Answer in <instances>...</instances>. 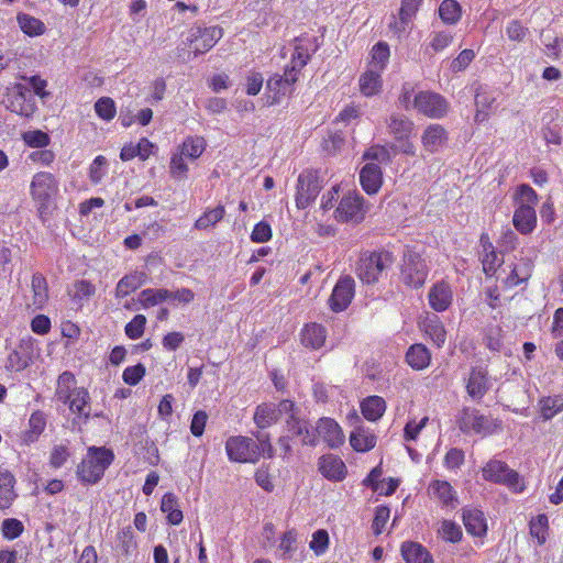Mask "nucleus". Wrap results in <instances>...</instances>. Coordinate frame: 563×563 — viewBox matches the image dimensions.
Returning a JSON list of instances; mask_svg holds the SVG:
<instances>
[{
  "label": "nucleus",
  "instance_id": "nucleus-1",
  "mask_svg": "<svg viewBox=\"0 0 563 563\" xmlns=\"http://www.w3.org/2000/svg\"><path fill=\"white\" fill-rule=\"evenodd\" d=\"M114 454L106 448L90 446L87 456L77 466V476L85 484L98 483L112 464Z\"/></svg>",
  "mask_w": 563,
  "mask_h": 563
},
{
  "label": "nucleus",
  "instance_id": "nucleus-2",
  "mask_svg": "<svg viewBox=\"0 0 563 563\" xmlns=\"http://www.w3.org/2000/svg\"><path fill=\"white\" fill-rule=\"evenodd\" d=\"M393 264V255L387 251L362 254L357 262L356 274L365 284L378 282L382 273Z\"/></svg>",
  "mask_w": 563,
  "mask_h": 563
},
{
  "label": "nucleus",
  "instance_id": "nucleus-3",
  "mask_svg": "<svg viewBox=\"0 0 563 563\" xmlns=\"http://www.w3.org/2000/svg\"><path fill=\"white\" fill-rule=\"evenodd\" d=\"M428 272L427 264L419 253L409 249L405 251L400 268V280L404 285L412 289L422 287Z\"/></svg>",
  "mask_w": 563,
  "mask_h": 563
},
{
  "label": "nucleus",
  "instance_id": "nucleus-4",
  "mask_svg": "<svg viewBox=\"0 0 563 563\" xmlns=\"http://www.w3.org/2000/svg\"><path fill=\"white\" fill-rule=\"evenodd\" d=\"M459 426L464 433L473 431L477 434L487 435L495 433L500 428V421L482 415L476 409L464 408L459 418Z\"/></svg>",
  "mask_w": 563,
  "mask_h": 563
},
{
  "label": "nucleus",
  "instance_id": "nucleus-5",
  "mask_svg": "<svg viewBox=\"0 0 563 563\" xmlns=\"http://www.w3.org/2000/svg\"><path fill=\"white\" fill-rule=\"evenodd\" d=\"M225 451L230 461L239 463H256L262 456L260 445L251 438L242 435L230 437Z\"/></svg>",
  "mask_w": 563,
  "mask_h": 563
},
{
  "label": "nucleus",
  "instance_id": "nucleus-6",
  "mask_svg": "<svg viewBox=\"0 0 563 563\" xmlns=\"http://www.w3.org/2000/svg\"><path fill=\"white\" fill-rule=\"evenodd\" d=\"M296 206L298 209L307 208L322 189V180L317 172L305 170L297 180Z\"/></svg>",
  "mask_w": 563,
  "mask_h": 563
},
{
  "label": "nucleus",
  "instance_id": "nucleus-7",
  "mask_svg": "<svg viewBox=\"0 0 563 563\" xmlns=\"http://www.w3.org/2000/svg\"><path fill=\"white\" fill-rule=\"evenodd\" d=\"M412 107L420 113L432 119L443 118L449 110L444 97L433 91H420L415 96Z\"/></svg>",
  "mask_w": 563,
  "mask_h": 563
},
{
  "label": "nucleus",
  "instance_id": "nucleus-8",
  "mask_svg": "<svg viewBox=\"0 0 563 563\" xmlns=\"http://www.w3.org/2000/svg\"><path fill=\"white\" fill-rule=\"evenodd\" d=\"M7 108L22 117H31L36 110L35 98L30 89L24 84H15L9 92L7 100Z\"/></svg>",
  "mask_w": 563,
  "mask_h": 563
},
{
  "label": "nucleus",
  "instance_id": "nucleus-9",
  "mask_svg": "<svg viewBox=\"0 0 563 563\" xmlns=\"http://www.w3.org/2000/svg\"><path fill=\"white\" fill-rule=\"evenodd\" d=\"M482 475L485 481L506 485L514 489L519 485V474L503 461H488L482 468Z\"/></svg>",
  "mask_w": 563,
  "mask_h": 563
},
{
  "label": "nucleus",
  "instance_id": "nucleus-10",
  "mask_svg": "<svg viewBox=\"0 0 563 563\" xmlns=\"http://www.w3.org/2000/svg\"><path fill=\"white\" fill-rule=\"evenodd\" d=\"M223 31L220 26H192L189 30L188 42L194 48L195 55L205 54L210 51L222 37Z\"/></svg>",
  "mask_w": 563,
  "mask_h": 563
},
{
  "label": "nucleus",
  "instance_id": "nucleus-11",
  "mask_svg": "<svg viewBox=\"0 0 563 563\" xmlns=\"http://www.w3.org/2000/svg\"><path fill=\"white\" fill-rule=\"evenodd\" d=\"M35 340L32 336L22 338L19 345L13 350L5 363L8 371L22 372L32 362Z\"/></svg>",
  "mask_w": 563,
  "mask_h": 563
},
{
  "label": "nucleus",
  "instance_id": "nucleus-12",
  "mask_svg": "<svg viewBox=\"0 0 563 563\" xmlns=\"http://www.w3.org/2000/svg\"><path fill=\"white\" fill-rule=\"evenodd\" d=\"M355 292V282L351 276L341 277L329 298L330 308L334 312L345 310L351 303Z\"/></svg>",
  "mask_w": 563,
  "mask_h": 563
},
{
  "label": "nucleus",
  "instance_id": "nucleus-13",
  "mask_svg": "<svg viewBox=\"0 0 563 563\" xmlns=\"http://www.w3.org/2000/svg\"><path fill=\"white\" fill-rule=\"evenodd\" d=\"M30 189L32 198L45 205L57 190V181L51 173L40 172L33 176Z\"/></svg>",
  "mask_w": 563,
  "mask_h": 563
},
{
  "label": "nucleus",
  "instance_id": "nucleus-14",
  "mask_svg": "<svg viewBox=\"0 0 563 563\" xmlns=\"http://www.w3.org/2000/svg\"><path fill=\"white\" fill-rule=\"evenodd\" d=\"M298 71L287 66L284 75H274L267 80V89L273 92L272 103L280 101V97L289 95L292 91V85L297 81Z\"/></svg>",
  "mask_w": 563,
  "mask_h": 563
},
{
  "label": "nucleus",
  "instance_id": "nucleus-15",
  "mask_svg": "<svg viewBox=\"0 0 563 563\" xmlns=\"http://www.w3.org/2000/svg\"><path fill=\"white\" fill-rule=\"evenodd\" d=\"M295 49L291 56L290 66L300 71L310 60L311 54L319 48L317 37L300 36L295 38Z\"/></svg>",
  "mask_w": 563,
  "mask_h": 563
},
{
  "label": "nucleus",
  "instance_id": "nucleus-16",
  "mask_svg": "<svg viewBox=\"0 0 563 563\" xmlns=\"http://www.w3.org/2000/svg\"><path fill=\"white\" fill-rule=\"evenodd\" d=\"M363 201L358 195L344 196L336 208V219L342 222H360L364 218Z\"/></svg>",
  "mask_w": 563,
  "mask_h": 563
},
{
  "label": "nucleus",
  "instance_id": "nucleus-17",
  "mask_svg": "<svg viewBox=\"0 0 563 563\" xmlns=\"http://www.w3.org/2000/svg\"><path fill=\"white\" fill-rule=\"evenodd\" d=\"M114 555L120 559H129L137 552V542L135 533L131 526L120 529L112 542Z\"/></svg>",
  "mask_w": 563,
  "mask_h": 563
},
{
  "label": "nucleus",
  "instance_id": "nucleus-18",
  "mask_svg": "<svg viewBox=\"0 0 563 563\" xmlns=\"http://www.w3.org/2000/svg\"><path fill=\"white\" fill-rule=\"evenodd\" d=\"M489 390L488 372L482 367H473L466 384V391L468 396L476 401H479Z\"/></svg>",
  "mask_w": 563,
  "mask_h": 563
},
{
  "label": "nucleus",
  "instance_id": "nucleus-19",
  "mask_svg": "<svg viewBox=\"0 0 563 563\" xmlns=\"http://www.w3.org/2000/svg\"><path fill=\"white\" fill-rule=\"evenodd\" d=\"M314 432L332 449H336L344 443V434L341 427L331 418H321L317 423Z\"/></svg>",
  "mask_w": 563,
  "mask_h": 563
},
{
  "label": "nucleus",
  "instance_id": "nucleus-20",
  "mask_svg": "<svg viewBox=\"0 0 563 563\" xmlns=\"http://www.w3.org/2000/svg\"><path fill=\"white\" fill-rule=\"evenodd\" d=\"M512 223L515 229L523 234H530L537 227V213L534 208L527 206H517L514 217Z\"/></svg>",
  "mask_w": 563,
  "mask_h": 563
},
{
  "label": "nucleus",
  "instance_id": "nucleus-21",
  "mask_svg": "<svg viewBox=\"0 0 563 563\" xmlns=\"http://www.w3.org/2000/svg\"><path fill=\"white\" fill-rule=\"evenodd\" d=\"M319 471L331 481H342L346 474L344 462L335 455L327 454L319 459Z\"/></svg>",
  "mask_w": 563,
  "mask_h": 563
},
{
  "label": "nucleus",
  "instance_id": "nucleus-22",
  "mask_svg": "<svg viewBox=\"0 0 563 563\" xmlns=\"http://www.w3.org/2000/svg\"><path fill=\"white\" fill-rule=\"evenodd\" d=\"M400 553L406 563H434L432 554L419 542H402Z\"/></svg>",
  "mask_w": 563,
  "mask_h": 563
},
{
  "label": "nucleus",
  "instance_id": "nucleus-23",
  "mask_svg": "<svg viewBox=\"0 0 563 563\" xmlns=\"http://www.w3.org/2000/svg\"><path fill=\"white\" fill-rule=\"evenodd\" d=\"M362 188L368 194H376L383 184V173L375 163H367L360 172Z\"/></svg>",
  "mask_w": 563,
  "mask_h": 563
},
{
  "label": "nucleus",
  "instance_id": "nucleus-24",
  "mask_svg": "<svg viewBox=\"0 0 563 563\" xmlns=\"http://www.w3.org/2000/svg\"><path fill=\"white\" fill-rule=\"evenodd\" d=\"M448 140L445 129L440 124H430L423 131L421 142L424 150L429 153L438 152Z\"/></svg>",
  "mask_w": 563,
  "mask_h": 563
},
{
  "label": "nucleus",
  "instance_id": "nucleus-25",
  "mask_svg": "<svg viewBox=\"0 0 563 563\" xmlns=\"http://www.w3.org/2000/svg\"><path fill=\"white\" fill-rule=\"evenodd\" d=\"M428 299L433 310L445 311L452 303V290L446 283H437L431 287Z\"/></svg>",
  "mask_w": 563,
  "mask_h": 563
},
{
  "label": "nucleus",
  "instance_id": "nucleus-26",
  "mask_svg": "<svg viewBox=\"0 0 563 563\" xmlns=\"http://www.w3.org/2000/svg\"><path fill=\"white\" fill-rule=\"evenodd\" d=\"M463 522L466 531L474 537H483L487 531L484 512L476 508L463 510Z\"/></svg>",
  "mask_w": 563,
  "mask_h": 563
},
{
  "label": "nucleus",
  "instance_id": "nucleus-27",
  "mask_svg": "<svg viewBox=\"0 0 563 563\" xmlns=\"http://www.w3.org/2000/svg\"><path fill=\"white\" fill-rule=\"evenodd\" d=\"M14 485L13 474L9 470L0 467V509L10 508L18 497Z\"/></svg>",
  "mask_w": 563,
  "mask_h": 563
},
{
  "label": "nucleus",
  "instance_id": "nucleus-28",
  "mask_svg": "<svg viewBox=\"0 0 563 563\" xmlns=\"http://www.w3.org/2000/svg\"><path fill=\"white\" fill-rule=\"evenodd\" d=\"M325 329L318 323L307 324L301 331V342L306 347L318 350L325 341Z\"/></svg>",
  "mask_w": 563,
  "mask_h": 563
},
{
  "label": "nucleus",
  "instance_id": "nucleus-29",
  "mask_svg": "<svg viewBox=\"0 0 563 563\" xmlns=\"http://www.w3.org/2000/svg\"><path fill=\"white\" fill-rule=\"evenodd\" d=\"M389 132L396 140L401 141L409 137L413 130V122L404 114L394 113L387 121Z\"/></svg>",
  "mask_w": 563,
  "mask_h": 563
},
{
  "label": "nucleus",
  "instance_id": "nucleus-30",
  "mask_svg": "<svg viewBox=\"0 0 563 563\" xmlns=\"http://www.w3.org/2000/svg\"><path fill=\"white\" fill-rule=\"evenodd\" d=\"M46 427V416L43 411H34L29 419V429L23 432L22 441L24 444H31L37 441Z\"/></svg>",
  "mask_w": 563,
  "mask_h": 563
},
{
  "label": "nucleus",
  "instance_id": "nucleus-31",
  "mask_svg": "<svg viewBox=\"0 0 563 563\" xmlns=\"http://www.w3.org/2000/svg\"><path fill=\"white\" fill-rule=\"evenodd\" d=\"M90 396L87 389L79 387L75 390V394L68 400L70 411L76 413L78 418H82L85 421L90 417L89 407Z\"/></svg>",
  "mask_w": 563,
  "mask_h": 563
},
{
  "label": "nucleus",
  "instance_id": "nucleus-32",
  "mask_svg": "<svg viewBox=\"0 0 563 563\" xmlns=\"http://www.w3.org/2000/svg\"><path fill=\"white\" fill-rule=\"evenodd\" d=\"M145 282V275L143 273L135 272L123 276L115 287V297L124 298L130 294L139 289Z\"/></svg>",
  "mask_w": 563,
  "mask_h": 563
},
{
  "label": "nucleus",
  "instance_id": "nucleus-33",
  "mask_svg": "<svg viewBox=\"0 0 563 563\" xmlns=\"http://www.w3.org/2000/svg\"><path fill=\"white\" fill-rule=\"evenodd\" d=\"M77 388L75 375L66 371L58 376L55 396L66 405Z\"/></svg>",
  "mask_w": 563,
  "mask_h": 563
},
{
  "label": "nucleus",
  "instance_id": "nucleus-34",
  "mask_svg": "<svg viewBox=\"0 0 563 563\" xmlns=\"http://www.w3.org/2000/svg\"><path fill=\"white\" fill-rule=\"evenodd\" d=\"M287 426L294 434L302 437V444L311 446L317 445L318 437L314 430L308 427L306 421H300L295 415H291L287 420Z\"/></svg>",
  "mask_w": 563,
  "mask_h": 563
},
{
  "label": "nucleus",
  "instance_id": "nucleus-35",
  "mask_svg": "<svg viewBox=\"0 0 563 563\" xmlns=\"http://www.w3.org/2000/svg\"><path fill=\"white\" fill-rule=\"evenodd\" d=\"M361 410L368 421H377L386 410V402L379 396H368L361 402Z\"/></svg>",
  "mask_w": 563,
  "mask_h": 563
},
{
  "label": "nucleus",
  "instance_id": "nucleus-36",
  "mask_svg": "<svg viewBox=\"0 0 563 563\" xmlns=\"http://www.w3.org/2000/svg\"><path fill=\"white\" fill-rule=\"evenodd\" d=\"M382 88L380 71L376 69H368L360 77L361 92L366 97L377 95Z\"/></svg>",
  "mask_w": 563,
  "mask_h": 563
},
{
  "label": "nucleus",
  "instance_id": "nucleus-37",
  "mask_svg": "<svg viewBox=\"0 0 563 563\" xmlns=\"http://www.w3.org/2000/svg\"><path fill=\"white\" fill-rule=\"evenodd\" d=\"M423 328L426 334L438 347L444 344L446 332L438 316L432 314L431 317H428L423 323Z\"/></svg>",
  "mask_w": 563,
  "mask_h": 563
},
{
  "label": "nucleus",
  "instance_id": "nucleus-38",
  "mask_svg": "<svg viewBox=\"0 0 563 563\" xmlns=\"http://www.w3.org/2000/svg\"><path fill=\"white\" fill-rule=\"evenodd\" d=\"M540 415L543 420H550L563 411V394L542 397L539 400Z\"/></svg>",
  "mask_w": 563,
  "mask_h": 563
},
{
  "label": "nucleus",
  "instance_id": "nucleus-39",
  "mask_svg": "<svg viewBox=\"0 0 563 563\" xmlns=\"http://www.w3.org/2000/svg\"><path fill=\"white\" fill-rule=\"evenodd\" d=\"M254 422L260 429H265L277 422V409L274 404L258 405L254 412Z\"/></svg>",
  "mask_w": 563,
  "mask_h": 563
},
{
  "label": "nucleus",
  "instance_id": "nucleus-40",
  "mask_svg": "<svg viewBox=\"0 0 563 563\" xmlns=\"http://www.w3.org/2000/svg\"><path fill=\"white\" fill-rule=\"evenodd\" d=\"M407 363L415 369H423L430 363V353L422 344H413L406 354Z\"/></svg>",
  "mask_w": 563,
  "mask_h": 563
},
{
  "label": "nucleus",
  "instance_id": "nucleus-41",
  "mask_svg": "<svg viewBox=\"0 0 563 563\" xmlns=\"http://www.w3.org/2000/svg\"><path fill=\"white\" fill-rule=\"evenodd\" d=\"M422 0H401L399 10V21L395 22L394 26L397 32H404L411 19L416 15Z\"/></svg>",
  "mask_w": 563,
  "mask_h": 563
},
{
  "label": "nucleus",
  "instance_id": "nucleus-42",
  "mask_svg": "<svg viewBox=\"0 0 563 563\" xmlns=\"http://www.w3.org/2000/svg\"><path fill=\"white\" fill-rule=\"evenodd\" d=\"M350 444L357 452H367L376 445V437L357 428L350 435Z\"/></svg>",
  "mask_w": 563,
  "mask_h": 563
},
{
  "label": "nucleus",
  "instance_id": "nucleus-43",
  "mask_svg": "<svg viewBox=\"0 0 563 563\" xmlns=\"http://www.w3.org/2000/svg\"><path fill=\"white\" fill-rule=\"evenodd\" d=\"M430 494L438 498L444 506H452L456 498L454 496L453 487L445 481H433L429 485Z\"/></svg>",
  "mask_w": 563,
  "mask_h": 563
},
{
  "label": "nucleus",
  "instance_id": "nucleus-44",
  "mask_svg": "<svg viewBox=\"0 0 563 563\" xmlns=\"http://www.w3.org/2000/svg\"><path fill=\"white\" fill-rule=\"evenodd\" d=\"M33 305L41 309L48 299V287L46 278L41 273L32 276Z\"/></svg>",
  "mask_w": 563,
  "mask_h": 563
},
{
  "label": "nucleus",
  "instance_id": "nucleus-45",
  "mask_svg": "<svg viewBox=\"0 0 563 563\" xmlns=\"http://www.w3.org/2000/svg\"><path fill=\"white\" fill-rule=\"evenodd\" d=\"M439 15L445 24H456L461 16V5L456 0H443L439 7Z\"/></svg>",
  "mask_w": 563,
  "mask_h": 563
},
{
  "label": "nucleus",
  "instance_id": "nucleus-46",
  "mask_svg": "<svg viewBox=\"0 0 563 563\" xmlns=\"http://www.w3.org/2000/svg\"><path fill=\"white\" fill-rule=\"evenodd\" d=\"M225 209L223 206H218L214 209L206 210L203 214L196 220L195 228L198 230H208L213 228L223 219Z\"/></svg>",
  "mask_w": 563,
  "mask_h": 563
},
{
  "label": "nucleus",
  "instance_id": "nucleus-47",
  "mask_svg": "<svg viewBox=\"0 0 563 563\" xmlns=\"http://www.w3.org/2000/svg\"><path fill=\"white\" fill-rule=\"evenodd\" d=\"M495 98L486 93L483 87L476 89L475 104L477 108L475 120L483 122L488 115V110L492 109Z\"/></svg>",
  "mask_w": 563,
  "mask_h": 563
},
{
  "label": "nucleus",
  "instance_id": "nucleus-48",
  "mask_svg": "<svg viewBox=\"0 0 563 563\" xmlns=\"http://www.w3.org/2000/svg\"><path fill=\"white\" fill-rule=\"evenodd\" d=\"M141 303L144 308L153 307L159 302L169 300L170 294L168 289L147 288L141 291Z\"/></svg>",
  "mask_w": 563,
  "mask_h": 563
},
{
  "label": "nucleus",
  "instance_id": "nucleus-49",
  "mask_svg": "<svg viewBox=\"0 0 563 563\" xmlns=\"http://www.w3.org/2000/svg\"><path fill=\"white\" fill-rule=\"evenodd\" d=\"M18 22L21 27V30L30 35H41L44 33L45 25L42 21H40L36 18H33L29 14L21 13L18 15Z\"/></svg>",
  "mask_w": 563,
  "mask_h": 563
},
{
  "label": "nucleus",
  "instance_id": "nucleus-50",
  "mask_svg": "<svg viewBox=\"0 0 563 563\" xmlns=\"http://www.w3.org/2000/svg\"><path fill=\"white\" fill-rule=\"evenodd\" d=\"M514 199L517 206L528 205V207L534 208L538 203V194L529 185L522 184L517 187Z\"/></svg>",
  "mask_w": 563,
  "mask_h": 563
},
{
  "label": "nucleus",
  "instance_id": "nucleus-51",
  "mask_svg": "<svg viewBox=\"0 0 563 563\" xmlns=\"http://www.w3.org/2000/svg\"><path fill=\"white\" fill-rule=\"evenodd\" d=\"M206 148V141L201 136H189L187 137L181 147V154L190 157L198 158Z\"/></svg>",
  "mask_w": 563,
  "mask_h": 563
},
{
  "label": "nucleus",
  "instance_id": "nucleus-52",
  "mask_svg": "<svg viewBox=\"0 0 563 563\" xmlns=\"http://www.w3.org/2000/svg\"><path fill=\"white\" fill-rule=\"evenodd\" d=\"M549 528L548 517L544 514L538 515L530 521V534L542 545L547 540V531Z\"/></svg>",
  "mask_w": 563,
  "mask_h": 563
},
{
  "label": "nucleus",
  "instance_id": "nucleus-53",
  "mask_svg": "<svg viewBox=\"0 0 563 563\" xmlns=\"http://www.w3.org/2000/svg\"><path fill=\"white\" fill-rule=\"evenodd\" d=\"M531 263L529 261L522 260L512 268L508 277L509 284L512 286H517L520 283L526 282L531 276Z\"/></svg>",
  "mask_w": 563,
  "mask_h": 563
},
{
  "label": "nucleus",
  "instance_id": "nucleus-54",
  "mask_svg": "<svg viewBox=\"0 0 563 563\" xmlns=\"http://www.w3.org/2000/svg\"><path fill=\"white\" fill-rule=\"evenodd\" d=\"M389 46L385 42H378L372 49L373 69L382 71L389 58Z\"/></svg>",
  "mask_w": 563,
  "mask_h": 563
},
{
  "label": "nucleus",
  "instance_id": "nucleus-55",
  "mask_svg": "<svg viewBox=\"0 0 563 563\" xmlns=\"http://www.w3.org/2000/svg\"><path fill=\"white\" fill-rule=\"evenodd\" d=\"M95 111L100 119L111 121L117 113L115 103L110 97H101L95 103Z\"/></svg>",
  "mask_w": 563,
  "mask_h": 563
},
{
  "label": "nucleus",
  "instance_id": "nucleus-56",
  "mask_svg": "<svg viewBox=\"0 0 563 563\" xmlns=\"http://www.w3.org/2000/svg\"><path fill=\"white\" fill-rule=\"evenodd\" d=\"M22 140L27 146L37 148L46 147L51 142L49 135L41 130L24 132L22 134Z\"/></svg>",
  "mask_w": 563,
  "mask_h": 563
},
{
  "label": "nucleus",
  "instance_id": "nucleus-57",
  "mask_svg": "<svg viewBox=\"0 0 563 563\" xmlns=\"http://www.w3.org/2000/svg\"><path fill=\"white\" fill-rule=\"evenodd\" d=\"M24 531L22 521L15 518L4 519L1 523L2 537L7 540H14L19 538Z\"/></svg>",
  "mask_w": 563,
  "mask_h": 563
},
{
  "label": "nucleus",
  "instance_id": "nucleus-58",
  "mask_svg": "<svg viewBox=\"0 0 563 563\" xmlns=\"http://www.w3.org/2000/svg\"><path fill=\"white\" fill-rule=\"evenodd\" d=\"M146 325V317L143 314H136L134 318L125 325V334L128 338L132 340L140 339Z\"/></svg>",
  "mask_w": 563,
  "mask_h": 563
},
{
  "label": "nucleus",
  "instance_id": "nucleus-59",
  "mask_svg": "<svg viewBox=\"0 0 563 563\" xmlns=\"http://www.w3.org/2000/svg\"><path fill=\"white\" fill-rule=\"evenodd\" d=\"M297 533L295 530L286 531L279 542V549L283 551L284 559H290L297 550Z\"/></svg>",
  "mask_w": 563,
  "mask_h": 563
},
{
  "label": "nucleus",
  "instance_id": "nucleus-60",
  "mask_svg": "<svg viewBox=\"0 0 563 563\" xmlns=\"http://www.w3.org/2000/svg\"><path fill=\"white\" fill-rule=\"evenodd\" d=\"M146 369L145 366L141 363L128 366L122 374V379L125 384L130 386L137 385L142 378L145 376Z\"/></svg>",
  "mask_w": 563,
  "mask_h": 563
},
{
  "label": "nucleus",
  "instance_id": "nucleus-61",
  "mask_svg": "<svg viewBox=\"0 0 563 563\" xmlns=\"http://www.w3.org/2000/svg\"><path fill=\"white\" fill-rule=\"evenodd\" d=\"M505 31L508 38L514 42H523L529 34V29L519 20L510 21Z\"/></svg>",
  "mask_w": 563,
  "mask_h": 563
},
{
  "label": "nucleus",
  "instance_id": "nucleus-62",
  "mask_svg": "<svg viewBox=\"0 0 563 563\" xmlns=\"http://www.w3.org/2000/svg\"><path fill=\"white\" fill-rule=\"evenodd\" d=\"M96 292V287L89 280H78L74 284L73 298L79 301L88 300Z\"/></svg>",
  "mask_w": 563,
  "mask_h": 563
},
{
  "label": "nucleus",
  "instance_id": "nucleus-63",
  "mask_svg": "<svg viewBox=\"0 0 563 563\" xmlns=\"http://www.w3.org/2000/svg\"><path fill=\"white\" fill-rule=\"evenodd\" d=\"M309 547L317 555L323 554L329 547V534L327 530L319 529L313 532Z\"/></svg>",
  "mask_w": 563,
  "mask_h": 563
},
{
  "label": "nucleus",
  "instance_id": "nucleus-64",
  "mask_svg": "<svg viewBox=\"0 0 563 563\" xmlns=\"http://www.w3.org/2000/svg\"><path fill=\"white\" fill-rule=\"evenodd\" d=\"M440 533L445 541L455 543L462 538V530L459 525L453 521L444 520L441 526Z\"/></svg>",
  "mask_w": 563,
  "mask_h": 563
}]
</instances>
